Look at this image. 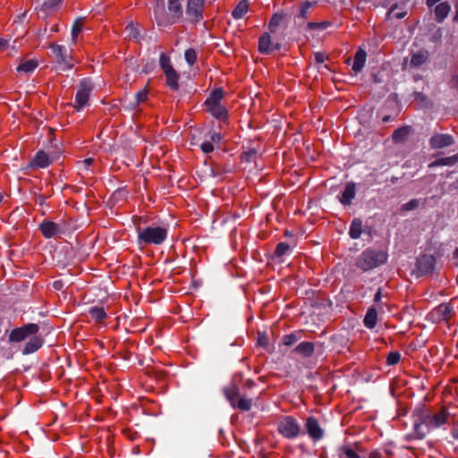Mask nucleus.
Segmentation results:
<instances>
[{
	"mask_svg": "<svg viewBox=\"0 0 458 458\" xmlns=\"http://www.w3.org/2000/svg\"><path fill=\"white\" fill-rule=\"evenodd\" d=\"M450 413L445 408L432 411L425 406L414 409L411 414L412 432L407 436L408 439H423L427 434L448 423Z\"/></svg>",
	"mask_w": 458,
	"mask_h": 458,
	"instance_id": "obj_1",
	"label": "nucleus"
},
{
	"mask_svg": "<svg viewBox=\"0 0 458 458\" xmlns=\"http://www.w3.org/2000/svg\"><path fill=\"white\" fill-rule=\"evenodd\" d=\"M141 219L142 218L140 216H134L132 218L138 233L139 244L143 243L159 245L163 243L167 237V230L160 226H148L146 228H141L139 225Z\"/></svg>",
	"mask_w": 458,
	"mask_h": 458,
	"instance_id": "obj_2",
	"label": "nucleus"
},
{
	"mask_svg": "<svg viewBox=\"0 0 458 458\" xmlns=\"http://www.w3.org/2000/svg\"><path fill=\"white\" fill-rule=\"evenodd\" d=\"M168 14L161 10L158 12L155 9V19L157 24L162 27H167L178 22L182 18V6L179 0H168L167 3Z\"/></svg>",
	"mask_w": 458,
	"mask_h": 458,
	"instance_id": "obj_3",
	"label": "nucleus"
},
{
	"mask_svg": "<svg viewBox=\"0 0 458 458\" xmlns=\"http://www.w3.org/2000/svg\"><path fill=\"white\" fill-rule=\"evenodd\" d=\"M387 255L383 250H366L357 259V267L364 271L370 270L386 262Z\"/></svg>",
	"mask_w": 458,
	"mask_h": 458,
	"instance_id": "obj_4",
	"label": "nucleus"
},
{
	"mask_svg": "<svg viewBox=\"0 0 458 458\" xmlns=\"http://www.w3.org/2000/svg\"><path fill=\"white\" fill-rule=\"evenodd\" d=\"M315 10V4L310 1L301 3L298 7V12L294 16V23L298 27L307 26L308 29L315 28V21H312V14Z\"/></svg>",
	"mask_w": 458,
	"mask_h": 458,
	"instance_id": "obj_5",
	"label": "nucleus"
},
{
	"mask_svg": "<svg viewBox=\"0 0 458 458\" xmlns=\"http://www.w3.org/2000/svg\"><path fill=\"white\" fill-rule=\"evenodd\" d=\"M226 399L234 409L248 411L252 407V400L241 396L239 388L232 386L224 390Z\"/></svg>",
	"mask_w": 458,
	"mask_h": 458,
	"instance_id": "obj_6",
	"label": "nucleus"
},
{
	"mask_svg": "<svg viewBox=\"0 0 458 458\" xmlns=\"http://www.w3.org/2000/svg\"><path fill=\"white\" fill-rule=\"evenodd\" d=\"M39 331V327L38 324L30 323L26 324L23 327H16L13 329L9 334V342L11 343H20L24 341L29 336L37 335Z\"/></svg>",
	"mask_w": 458,
	"mask_h": 458,
	"instance_id": "obj_7",
	"label": "nucleus"
},
{
	"mask_svg": "<svg viewBox=\"0 0 458 458\" xmlns=\"http://www.w3.org/2000/svg\"><path fill=\"white\" fill-rule=\"evenodd\" d=\"M92 90V84L89 80L83 79L80 82L79 89L75 96V103L73 105L76 110H81L88 105L89 97Z\"/></svg>",
	"mask_w": 458,
	"mask_h": 458,
	"instance_id": "obj_8",
	"label": "nucleus"
},
{
	"mask_svg": "<svg viewBox=\"0 0 458 458\" xmlns=\"http://www.w3.org/2000/svg\"><path fill=\"white\" fill-rule=\"evenodd\" d=\"M205 0H188L186 7L187 19L191 23H198L203 19Z\"/></svg>",
	"mask_w": 458,
	"mask_h": 458,
	"instance_id": "obj_9",
	"label": "nucleus"
},
{
	"mask_svg": "<svg viewBox=\"0 0 458 458\" xmlns=\"http://www.w3.org/2000/svg\"><path fill=\"white\" fill-rule=\"evenodd\" d=\"M50 49L59 64H63L65 69H71L73 66L71 53L65 47L52 43Z\"/></svg>",
	"mask_w": 458,
	"mask_h": 458,
	"instance_id": "obj_10",
	"label": "nucleus"
},
{
	"mask_svg": "<svg viewBox=\"0 0 458 458\" xmlns=\"http://www.w3.org/2000/svg\"><path fill=\"white\" fill-rule=\"evenodd\" d=\"M278 431L285 437L293 438L297 437L300 432V427L296 420L292 417H284L278 424Z\"/></svg>",
	"mask_w": 458,
	"mask_h": 458,
	"instance_id": "obj_11",
	"label": "nucleus"
},
{
	"mask_svg": "<svg viewBox=\"0 0 458 458\" xmlns=\"http://www.w3.org/2000/svg\"><path fill=\"white\" fill-rule=\"evenodd\" d=\"M38 229L42 235L47 239H50L59 233H64V230L59 224L47 219L41 222V224L38 225Z\"/></svg>",
	"mask_w": 458,
	"mask_h": 458,
	"instance_id": "obj_12",
	"label": "nucleus"
},
{
	"mask_svg": "<svg viewBox=\"0 0 458 458\" xmlns=\"http://www.w3.org/2000/svg\"><path fill=\"white\" fill-rule=\"evenodd\" d=\"M454 142L453 136L446 133H436L429 139V145L432 148H443L453 145Z\"/></svg>",
	"mask_w": 458,
	"mask_h": 458,
	"instance_id": "obj_13",
	"label": "nucleus"
},
{
	"mask_svg": "<svg viewBox=\"0 0 458 458\" xmlns=\"http://www.w3.org/2000/svg\"><path fill=\"white\" fill-rule=\"evenodd\" d=\"M280 45L278 43L274 44L271 40L269 33L265 32L261 35L259 40V51L261 54L268 55L271 54L274 49H279Z\"/></svg>",
	"mask_w": 458,
	"mask_h": 458,
	"instance_id": "obj_14",
	"label": "nucleus"
},
{
	"mask_svg": "<svg viewBox=\"0 0 458 458\" xmlns=\"http://www.w3.org/2000/svg\"><path fill=\"white\" fill-rule=\"evenodd\" d=\"M207 110L211 114V115L221 122H226L228 119V111L225 106L222 104L210 105L206 106Z\"/></svg>",
	"mask_w": 458,
	"mask_h": 458,
	"instance_id": "obj_15",
	"label": "nucleus"
},
{
	"mask_svg": "<svg viewBox=\"0 0 458 458\" xmlns=\"http://www.w3.org/2000/svg\"><path fill=\"white\" fill-rule=\"evenodd\" d=\"M284 19L285 16L284 13H275L268 23L269 31L276 34L281 28L285 29L286 23Z\"/></svg>",
	"mask_w": 458,
	"mask_h": 458,
	"instance_id": "obj_16",
	"label": "nucleus"
},
{
	"mask_svg": "<svg viewBox=\"0 0 458 458\" xmlns=\"http://www.w3.org/2000/svg\"><path fill=\"white\" fill-rule=\"evenodd\" d=\"M407 14V7L405 3L400 4H393L387 11L386 17L388 20L403 19Z\"/></svg>",
	"mask_w": 458,
	"mask_h": 458,
	"instance_id": "obj_17",
	"label": "nucleus"
},
{
	"mask_svg": "<svg viewBox=\"0 0 458 458\" xmlns=\"http://www.w3.org/2000/svg\"><path fill=\"white\" fill-rule=\"evenodd\" d=\"M165 76L166 85L172 89V90H177L179 89L178 80H179V73L174 70V67L170 69H166L163 72Z\"/></svg>",
	"mask_w": 458,
	"mask_h": 458,
	"instance_id": "obj_18",
	"label": "nucleus"
},
{
	"mask_svg": "<svg viewBox=\"0 0 458 458\" xmlns=\"http://www.w3.org/2000/svg\"><path fill=\"white\" fill-rule=\"evenodd\" d=\"M43 344V339L36 335H31L22 350L23 354H30L38 351Z\"/></svg>",
	"mask_w": 458,
	"mask_h": 458,
	"instance_id": "obj_19",
	"label": "nucleus"
},
{
	"mask_svg": "<svg viewBox=\"0 0 458 458\" xmlns=\"http://www.w3.org/2000/svg\"><path fill=\"white\" fill-rule=\"evenodd\" d=\"M429 54L426 49H420L417 52L411 54V65L414 67H420L424 64L428 59Z\"/></svg>",
	"mask_w": 458,
	"mask_h": 458,
	"instance_id": "obj_20",
	"label": "nucleus"
},
{
	"mask_svg": "<svg viewBox=\"0 0 458 458\" xmlns=\"http://www.w3.org/2000/svg\"><path fill=\"white\" fill-rule=\"evenodd\" d=\"M435 259L431 255L422 256L418 259V269L422 273H428L434 267Z\"/></svg>",
	"mask_w": 458,
	"mask_h": 458,
	"instance_id": "obj_21",
	"label": "nucleus"
},
{
	"mask_svg": "<svg viewBox=\"0 0 458 458\" xmlns=\"http://www.w3.org/2000/svg\"><path fill=\"white\" fill-rule=\"evenodd\" d=\"M451 11V5L447 2H442L435 8L436 19L438 22H442Z\"/></svg>",
	"mask_w": 458,
	"mask_h": 458,
	"instance_id": "obj_22",
	"label": "nucleus"
},
{
	"mask_svg": "<svg viewBox=\"0 0 458 458\" xmlns=\"http://www.w3.org/2000/svg\"><path fill=\"white\" fill-rule=\"evenodd\" d=\"M367 54L364 50L359 49L354 56L352 70L355 72H359L362 70L366 63Z\"/></svg>",
	"mask_w": 458,
	"mask_h": 458,
	"instance_id": "obj_23",
	"label": "nucleus"
},
{
	"mask_svg": "<svg viewBox=\"0 0 458 458\" xmlns=\"http://www.w3.org/2000/svg\"><path fill=\"white\" fill-rule=\"evenodd\" d=\"M302 357H310L314 352V344L311 342H301L293 350Z\"/></svg>",
	"mask_w": 458,
	"mask_h": 458,
	"instance_id": "obj_24",
	"label": "nucleus"
},
{
	"mask_svg": "<svg viewBox=\"0 0 458 458\" xmlns=\"http://www.w3.org/2000/svg\"><path fill=\"white\" fill-rule=\"evenodd\" d=\"M377 322V310L374 308L369 309V310L367 311V313L365 315L364 320H363L364 326L369 329H372L376 327Z\"/></svg>",
	"mask_w": 458,
	"mask_h": 458,
	"instance_id": "obj_25",
	"label": "nucleus"
},
{
	"mask_svg": "<svg viewBox=\"0 0 458 458\" xmlns=\"http://www.w3.org/2000/svg\"><path fill=\"white\" fill-rule=\"evenodd\" d=\"M355 197V185L353 183H348L344 187L341 196V202L344 205L351 203L352 199Z\"/></svg>",
	"mask_w": 458,
	"mask_h": 458,
	"instance_id": "obj_26",
	"label": "nucleus"
},
{
	"mask_svg": "<svg viewBox=\"0 0 458 458\" xmlns=\"http://www.w3.org/2000/svg\"><path fill=\"white\" fill-rule=\"evenodd\" d=\"M224 97V91L221 88L215 89L211 91L209 97L206 99L204 105L205 106H210V105H216L221 104V100Z\"/></svg>",
	"mask_w": 458,
	"mask_h": 458,
	"instance_id": "obj_27",
	"label": "nucleus"
},
{
	"mask_svg": "<svg viewBox=\"0 0 458 458\" xmlns=\"http://www.w3.org/2000/svg\"><path fill=\"white\" fill-rule=\"evenodd\" d=\"M50 164L49 157L47 154L42 150L38 151L33 161L32 165L38 166V167H47Z\"/></svg>",
	"mask_w": 458,
	"mask_h": 458,
	"instance_id": "obj_28",
	"label": "nucleus"
},
{
	"mask_svg": "<svg viewBox=\"0 0 458 458\" xmlns=\"http://www.w3.org/2000/svg\"><path fill=\"white\" fill-rule=\"evenodd\" d=\"M355 446L351 445H344L339 449V458H360V454H358L357 450L355 449Z\"/></svg>",
	"mask_w": 458,
	"mask_h": 458,
	"instance_id": "obj_29",
	"label": "nucleus"
},
{
	"mask_svg": "<svg viewBox=\"0 0 458 458\" xmlns=\"http://www.w3.org/2000/svg\"><path fill=\"white\" fill-rule=\"evenodd\" d=\"M89 313L98 323H101L107 317L106 312L102 307H92L89 309Z\"/></svg>",
	"mask_w": 458,
	"mask_h": 458,
	"instance_id": "obj_30",
	"label": "nucleus"
},
{
	"mask_svg": "<svg viewBox=\"0 0 458 458\" xmlns=\"http://www.w3.org/2000/svg\"><path fill=\"white\" fill-rule=\"evenodd\" d=\"M249 7V4L247 0L241 1L237 6L233 9L232 15L235 19H241L247 13Z\"/></svg>",
	"mask_w": 458,
	"mask_h": 458,
	"instance_id": "obj_31",
	"label": "nucleus"
},
{
	"mask_svg": "<svg viewBox=\"0 0 458 458\" xmlns=\"http://www.w3.org/2000/svg\"><path fill=\"white\" fill-rule=\"evenodd\" d=\"M362 233V223L360 219H354L352 222L349 234L352 239H358Z\"/></svg>",
	"mask_w": 458,
	"mask_h": 458,
	"instance_id": "obj_32",
	"label": "nucleus"
},
{
	"mask_svg": "<svg viewBox=\"0 0 458 458\" xmlns=\"http://www.w3.org/2000/svg\"><path fill=\"white\" fill-rule=\"evenodd\" d=\"M453 310V308L448 303L440 304L435 310V312L438 315L441 319H447Z\"/></svg>",
	"mask_w": 458,
	"mask_h": 458,
	"instance_id": "obj_33",
	"label": "nucleus"
},
{
	"mask_svg": "<svg viewBox=\"0 0 458 458\" xmlns=\"http://www.w3.org/2000/svg\"><path fill=\"white\" fill-rule=\"evenodd\" d=\"M37 66L38 62L36 60L30 59L20 64V65L17 67V71L29 73L31 72Z\"/></svg>",
	"mask_w": 458,
	"mask_h": 458,
	"instance_id": "obj_34",
	"label": "nucleus"
},
{
	"mask_svg": "<svg viewBox=\"0 0 458 458\" xmlns=\"http://www.w3.org/2000/svg\"><path fill=\"white\" fill-rule=\"evenodd\" d=\"M291 250V246L285 242H279L275 250V256L276 258H281L284 255L289 253Z\"/></svg>",
	"mask_w": 458,
	"mask_h": 458,
	"instance_id": "obj_35",
	"label": "nucleus"
},
{
	"mask_svg": "<svg viewBox=\"0 0 458 458\" xmlns=\"http://www.w3.org/2000/svg\"><path fill=\"white\" fill-rule=\"evenodd\" d=\"M258 157V150L256 148H250L241 155L242 161L244 162H251L255 160Z\"/></svg>",
	"mask_w": 458,
	"mask_h": 458,
	"instance_id": "obj_36",
	"label": "nucleus"
},
{
	"mask_svg": "<svg viewBox=\"0 0 458 458\" xmlns=\"http://www.w3.org/2000/svg\"><path fill=\"white\" fill-rule=\"evenodd\" d=\"M125 32L127 33V37L131 39L138 40L140 38V31L133 23H130L126 26Z\"/></svg>",
	"mask_w": 458,
	"mask_h": 458,
	"instance_id": "obj_37",
	"label": "nucleus"
},
{
	"mask_svg": "<svg viewBox=\"0 0 458 458\" xmlns=\"http://www.w3.org/2000/svg\"><path fill=\"white\" fill-rule=\"evenodd\" d=\"M83 28L82 20H77L72 29V39L75 43L77 41L79 34L81 32Z\"/></svg>",
	"mask_w": 458,
	"mask_h": 458,
	"instance_id": "obj_38",
	"label": "nucleus"
},
{
	"mask_svg": "<svg viewBox=\"0 0 458 458\" xmlns=\"http://www.w3.org/2000/svg\"><path fill=\"white\" fill-rule=\"evenodd\" d=\"M458 161L457 156L439 158L435 161L436 165H453Z\"/></svg>",
	"mask_w": 458,
	"mask_h": 458,
	"instance_id": "obj_39",
	"label": "nucleus"
},
{
	"mask_svg": "<svg viewBox=\"0 0 458 458\" xmlns=\"http://www.w3.org/2000/svg\"><path fill=\"white\" fill-rule=\"evenodd\" d=\"M184 57L186 62L191 66L196 63L197 53L193 48H189L185 51Z\"/></svg>",
	"mask_w": 458,
	"mask_h": 458,
	"instance_id": "obj_40",
	"label": "nucleus"
},
{
	"mask_svg": "<svg viewBox=\"0 0 458 458\" xmlns=\"http://www.w3.org/2000/svg\"><path fill=\"white\" fill-rule=\"evenodd\" d=\"M408 132H409L408 128H406V127L399 128L394 132L393 139L394 141L403 140L407 136Z\"/></svg>",
	"mask_w": 458,
	"mask_h": 458,
	"instance_id": "obj_41",
	"label": "nucleus"
},
{
	"mask_svg": "<svg viewBox=\"0 0 458 458\" xmlns=\"http://www.w3.org/2000/svg\"><path fill=\"white\" fill-rule=\"evenodd\" d=\"M159 63L163 72L173 67L169 56L164 53L160 55Z\"/></svg>",
	"mask_w": 458,
	"mask_h": 458,
	"instance_id": "obj_42",
	"label": "nucleus"
},
{
	"mask_svg": "<svg viewBox=\"0 0 458 458\" xmlns=\"http://www.w3.org/2000/svg\"><path fill=\"white\" fill-rule=\"evenodd\" d=\"M306 428H307V431H308L310 437L311 438L315 439V419H313L312 417H310L307 420Z\"/></svg>",
	"mask_w": 458,
	"mask_h": 458,
	"instance_id": "obj_43",
	"label": "nucleus"
},
{
	"mask_svg": "<svg viewBox=\"0 0 458 458\" xmlns=\"http://www.w3.org/2000/svg\"><path fill=\"white\" fill-rule=\"evenodd\" d=\"M451 435L455 439L458 440V416H452V429Z\"/></svg>",
	"mask_w": 458,
	"mask_h": 458,
	"instance_id": "obj_44",
	"label": "nucleus"
},
{
	"mask_svg": "<svg viewBox=\"0 0 458 458\" xmlns=\"http://www.w3.org/2000/svg\"><path fill=\"white\" fill-rule=\"evenodd\" d=\"M282 341L284 345L291 346L293 345L298 341V338L295 335L291 334L284 335Z\"/></svg>",
	"mask_w": 458,
	"mask_h": 458,
	"instance_id": "obj_45",
	"label": "nucleus"
},
{
	"mask_svg": "<svg viewBox=\"0 0 458 458\" xmlns=\"http://www.w3.org/2000/svg\"><path fill=\"white\" fill-rule=\"evenodd\" d=\"M401 355L398 352H390L386 358L388 365H395L399 362Z\"/></svg>",
	"mask_w": 458,
	"mask_h": 458,
	"instance_id": "obj_46",
	"label": "nucleus"
},
{
	"mask_svg": "<svg viewBox=\"0 0 458 458\" xmlns=\"http://www.w3.org/2000/svg\"><path fill=\"white\" fill-rule=\"evenodd\" d=\"M62 0H47L45 1V3L43 4V6L47 9V10H51V9H54L55 7H56L57 5L60 4Z\"/></svg>",
	"mask_w": 458,
	"mask_h": 458,
	"instance_id": "obj_47",
	"label": "nucleus"
},
{
	"mask_svg": "<svg viewBox=\"0 0 458 458\" xmlns=\"http://www.w3.org/2000/svg\"><path fill=\"white\" fill-rule=\"evenodd\" d=\"M148 97V91L146 89L140 90L136 94V104L140 105V103L145 101Z\"/></svg>",
	"mask_w": 458,
	"mask_h": 458,
	"instance_id": "obj_48",
	"label": "nucleus"
},
{
	"mask_svg": "<svg viewBox=\"0 0 458 458\" xmlns=\"http://www.w3.org/2000/svg\"><path fill=\"white\" fill-rule=\"evenodd\" d=\"M200 148L205 154L211 153L214 150V145L212 142L205 141L201 143Z\"/></svg>",
	"mask_w": 458,
	"mask_h": 458,
	"instance_id": "obj_49",
	"label": "nucleus"
},
{
	"mask_svg": "<svg viewBox=\"0 0 458 458\" xmlns=\"http://www.w3.org/2000/svg\"><path fill=\"white\" fill-rule=\"evenodd\" d=\"M441 38H442V31L440 29H437L436 31H434L432 33L430 40L432 42H437L441 39Z\"/></svg>",
	"mask_w": 458,
	"mask_h": 458,
	"instance_id": "obj_50",
	"label": "nucleus"
},
{
	"mask_svg": "<svg viewBox=\"0 0 458 458\" xmlns=\"http://www.w3.org/2000/svg\"><path fill=\"white\" fill-rule=\"evenodd\" d=\"M221 140H222V136H221L220 133L213 132L210 135V141L209 142H212V144L213 143H219Z\"/></svg>",
	"mask_w": 458,
	"mask_h": 458,
	"instance_id": "obj_51",
	"label": "nucleus"
},
{
	"mask_svg": "<svg viewBox=\"0 0 458 458\" xmlns=\"http://www.w3.org/2000/svg\"><path fill=\"white\" fill-rule=\"evenodd\" d=\"M416 206H417V202H416V200H411L410 202H408L407 204H405V205L403 206V208H404L406 210H411V209H413Z\"/></svg>",
	"mask_w": 458,
	"mask_h": 458,
	"instance_id": "obj_52",
	"label": "nucleus"
},
{
	"mask_svg": "<svg viewBox=\"0 0 458 458\" xmlns=\"http://www.w3.org/2000/svg\"><path fill=\"white\" fill-rule=\"evenodd\" d=\"M325 435V430L317 424V441L322 438Z\"/></svg>",
	"mask_w": 458,
	"mask_h": 458,
	"instance_id": "obj_53",
	"label": "nucleus"
},
{
	"mask_svg": "<svg viewBox=\"0 0 458 458\" xmlns=\"http://www.w3.org/2000/svg\"><path fill=\"white\" fill-rule=\"evenodd\" d=\"M258 343L261 346H265L267 344V338L265 335H259L258 338Z\"/></svg>",
	"mask_w": 458,
	"mask_h": 458,
	"instance_id": "obj_54",
	"label": "nucleus"
},
{
	"mask_svg": "<svg viewBox=\"0 0 458 458\" xmlns=\"http://www.w3.org/2000/svg\"><path fill=\"white\" fill-rule=\"evenodd\" d=\"M46 199H47V197H45L44 195H38V196L36 198V202H37L38 205L42 206V205L45 203Z\"/></svg>",
	"mask_w": 458,
	"mask_h": 458,
	"instance_id": "obj_55",
	"label": "nucleus"
},
{
	"mask_svg": "<svg viewBox=\"0 0 458 458\" xmlns=\"http://www.w3.org/2000/svg\"><path fill=\"white\" fill-rule=\"evenodd\" d=\"M7 46H8V40L0 38V49L4 50V48L7 47Z\"/></svg>",
	"mask_w": 458,
	"mask_h": 458,
	"instance_id": "obj_56",
	"label": "nucleus"
},
{
	"mask_svg": "<svg viewBox=\"0 0 458 458\" xmlns=\"http://www.w3.org/2000/svg\"><path fill=\"white\" fill-rule=\"evenodd\" d=\"M453 259L454 260L455 266H458V248L454 250L453 254Z\"/></svg>",
	"mask_w": 458,
	"mask_h": 458,
	"instance_id": "obj_57",
	"label": "nucleus"
},
{
	"mask_svg": "<svg viewBox=\"0 0 458 458\" xmlns=\"http://www.w3.org/2000/svg\"><path fill=\"white\" fill-rule=\"evenodd\" d=\"M324 62V55L320 53H317V64H322Z\"/></svg>",
	"mask_w": 458,
	"mask_h": 458,
	"instance_id": "obj_58",
	"label": "nucleus"
},
{
	"mask_svg": "<svg viewBox=\"0 0 458 458\" xmlns=\"http://www.w3.org/2000/svg\"><path fill=\"white\" fill-rule=\"evenodd\" d=\"M93 161L94 160L92 158H86L85 160H83V164L85 165L86 167H89V165H91Z\"/></svg>",
	"mask_w": 458,
	"mask_h": 458,
	"instance_id": "obj_59",
	"label": "nucleus"
},
{
	"mask_svg": "<svg viewBox=\"0 0 458 458\" xmlns=\"http://www.w3.org/2000/svg\"><path fill=\"white\" fill-rule=\"evenodd\" d=\"M381 300V291L378 290L376 294H375V297H374V301H379Z\"/></svg>",
	"mask_w": 458,
	"mask_h": 458,
	"instance_id": "obj_60",
	"label": "nucleus"
},
{
	"mask_svg": "<svg viewBox=\"0 0 458 458\" xmlns=\"http://www.w3.org/2000/svg\"><path fill=\"white\" fill-rule=\"evenodd\" d=\"M440 0H427V4H428V7H431V6H433L434 4H436Z\"/></svg>",
	"mask_w": 458,
	"mask_h": 458,
	"instance_id": "obj_61",
	"label": "nucleus"
},
{
	"mask_svg": "<svg viewBox=\"0 0 458 458\" xmlns=\"http://www.w3.org/2000/svg\"><path fill=\"white\" fill-rule=\"evenodd\" d=\"M327 26V23H318L317 22V25H316V28H317V30H319V29H324Z\"/></svg>",
	"mask_w": 458,
	"mask_h": 458,
	"instance_id": "obj_62",
	"label": "nucleus"
},
{
	"mask_svg": "<svg viewBox=\"0 0 458 458\" xmlns=\"http://www.w3.org/2000/svg\"><path fill=\"white\" fill-rule=\"evenodd\" d=\"M454 7H455V17H454V20L456 21H458V2L455 4Z\"/></svg>",
	"mask_w": 458,
	"mask_h": 458,
	"instance_id": "obj_63",
	"label": "nucleus"
},
{
	"mask_svg": "<svg viewBox=\"0 0 458 458\" xmlns=\"http://www.w3.org/2000/svg\"><path fill=\"white\" fill-rule=\"evenodd\" d=\"M61 285H62V283L61 282H55L54 283V287L55 289H60L61 288Z\"/></svg>",
	"mask_w": 458,
	"mask_h": 458,
	"instance_id": "obj_64",
	"label": "nucleus"
}]
</instances>
